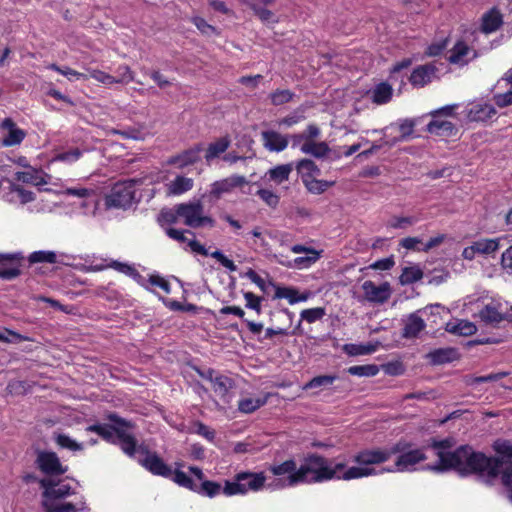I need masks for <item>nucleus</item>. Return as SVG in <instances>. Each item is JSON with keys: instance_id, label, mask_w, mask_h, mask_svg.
Returning a JSON list of instances; mask_svg holds the SVG:
<instances>
[{"instance_id": "obj_47", "label": "nucleus", "mask_w": 512, "mask_h": 512, "mask_svg": "<svg viewBox=\"0 0 512 512\" xmlns=\"http://www.w3.org/2000/svg\"><path fill=\"white\" fill-rule=\"evenodd\" d=\"M392 98V88L387 83L378 84L372 95V100L376 104H385Z\"/></svg>"}, {"instance_id": "obj_61", "label": "nucleus", "mask_w": 512, "mask_h": 512, "mask_svg": "<svg viewBox=\"0 0 512 512\" xmlns=\"http://www.w3.org/2000/svg\"><path fill=\"white\" fill-rule=\"evenodd\" d=\"M336 378L337 377L335 375H319L312 378L309 382H307L304 385L303 389L308 390L322 386H329L334 382Z\"/></svg>"}, {"instance_id": "obj_4", "label": "nucleus", "mask_w": 512, "mask_h": 512, "mask_svg": "<svg viewBox=\"0 0 512 512\" xmlns=\"http://www.w3.org/2000/svg\"><path fill=\"white\" fill-rule=\"evenodd\" d=\"M425 449V446L421 448H413V443L401 438L390 447L392 455L398 454L394 463V468H382L380 472L414 471L415 465L424 462L427 459Z\"/></svg>"}, {"instance_id": "obj_62", "label": "nucleus", "mask_w": 512, "mask_h": 512, "mask_svg": "<svg viewBox=\"0 0 512 512\" xmlns=\"http://www.w3.org/2000/svg\"><path fill=\"white\" fill-rule=\"evenodd\" d=\"M87 71L89 73V74H87L88 78H92L102 84H105V85L116 84V77L112 76L104 71H101L98 69H90V68H88Z\"/></svg>"}, {"instance_id": "obj_41", "label": "nucleus", "mask_w": 512, "mask_h": 512, "mask_svg": "<svg viewBox=\"0 0 512 512\" xmlns=\"http://www.w3.org/2000/svg\"><path fill=\"white\" fill-rule=\"evenodd\" d=\"M106 268H113L116 271L126 274L128 276L138 275V272L135 269V267H133L130 264L122 263V262H119L116 260H112L109 264H106V265L99 264V265L92 266L93 271H102Z\"/></svg>"}, {"instance_id": "obj_63", "label": "nucleus", "mask_w": 512, "mask_h": 512, "mask_svg": "<svg viewBox=\"0 0 512 512\" xmlns=\"http://www.w3.org/2000/svg\"><path fill=\"white\" fill-rule=\"evenodd\" d=\"M256 195L271 208H276L280 202V197L268 189H259Z\"/></svg>"}, {"instance_id": "obj_59", "label": "nucleus", "mask_w": 512, "mask_h": 512, "mask_svg": "<svg viewBox=\"0 0 512 512\" xmlns=\"http://www.w3.org/2000/svg\"><path fill=\"white\" fill-rule=\"evenodd\" d=\"M55 442L61 447L71 451L83 450V444L76 442L65 434H55Z\"/></svg>"}, {"instance_id": "obj_17", "label": "nucleus", "mask_w": 512, "mask_h": 512, "mask_svg": "<svg viewBox=\"0 0 512 512\" xmlns=\"http://www.w3.org/2000/svg\"><path fill=\"white\" fill-rule=\"evenodd\" d=\"M261 140L264 148L270 152H282L289 144V136L282 135L274 130L262 131Z\"/></svg>"}, {"instance_id": "obj_38", "label": "nucleus", "mask_w": 512, "mask_h": 512, "mask_svg": "<svg viewBox=\"0 0 512 512\" xmlns=\"http://www.w3.org/2000/svg\"><path fill=\"white\" fill-rule=\"evenodd\" d=\"M302 183L308 192L315 195L324 193L328 188L335 184L334 181L320 180L316 177H311L310 179L304 180Z\"/></svg>"}, {"instance_id": "obj_28", "label": "nucleus", "mask_w": 512, "mask_h": 512, "mask_svg": "<svg viewBox=\"0 0 512 512\" xmlns=\"http://www.w3.org/2000/svg\"><path fill=\"white\" fill-rule=\"evenodd\" d=\"M450 314L448 308L442 306L441 304H432L424 307L421 310H418L415 313L410 314L408 320H423V317H439L444 318Z\"/></svg>"}, {"instance_id": "obj_27", "label": "nucleus", "mask_w": 512, "mask_h": 512, "mask_svg": "<svg viewBox=\"0 0 512 512\" xmlns=\"http://www.w3.org/2000/svg\"><path fill=\"white\" fill-rule=\"evenodd\" d=\"M434 72V66L428 64L420 65L412 71L409 81L415 87H423L431 81V76Z\"/></svg>"}, {"instance_id": "obj_53", "label": "nucleus", "mask_w": 512, "mask_h": 512, "mask_svg": "<svg viewBox=\"0 0 512 512\" xmlns=\"http://www.w3.org/2000/svg\"><path fill=\"white\" fill-rule=\"evenodd\" d=\"M501 483L506 488V496L512 502V461L506 463L501 469Z\"/></svg>"}, {"instance_id": "obj_8", "label": "nucleus", "mask_w": 512, "mask_h": 512, "mask_svg": "<svg viewBox=\"0 0 512 512\" xmlns=\"http://www.w3.org/2000/svg\"><path fill=\"white\" fill-rule=\"evenodd\" d=\"M135 198V182L133 180H125L115 183L110 192L105 195V207L111 208H127Z\"/></svg>"}, {"instance_id": "obj_50", "label": "nucleus", "mask_w": 512, "mask_h": 512, "mask_svg": "<svg viewBox=\"0 0 512 512\" xmlns=\"http://www.w3.org/2000/svg\"><path fill=\"white\" fill-rule=\"evenodd\" d=\"M474 248L478 254L489 255L499 249L498 239H479L474 242Z\"/></svg>"}, {"instance_id": "obj_44", "label": "nucleus", "mask_w": 512, "mask_h": 512, "mask_svg": "<svg viewBox=\"0 0 512 512\" xmlns=\"http://www.w3.org/2000/svg\"><path fill=\"white\" fill-rule=\"evenodd\" d=\"M221 491L223 492V488L220 483L204 479L200 485L197 484V490L194 492L213 498L217 496Z\"/></svg>"}, {"instance_id": "obj_46", "label": "nucleus", "mask_w": 512, "mask_h": 512, "mask_svg": "<svg viewBox=\"0 0 512 512\" xmlns=\"http://www.w3.org/2000/svg\"><path fill=\"white\" fill-rule=\"evenodd\" d=\"M42 508L45 512H77L78 509L73 503L59 501H41Z\"/></svg>"}, {"instance_id": "obj_56", "label": "nucleus", "mask_w": 512, "mask_h": 512, "mask_svg": "<svg viewBox=\"0 0 512 512\" xmlns=\"http://www.w3.org/2000/svg\"><path fill=\"white\" fill-rule=\"evenodd\" d=\"M269 470L275 476H280V475H284V474H288V476H289L292 473H295L298 470V468H297L296 462L293 459H289L279 465L271 466L269 468Z\"/></svg>"}, {"instance_id": "obj_5", "label": "nucleus", "mask_w": 512, "mask_h": 512, "mask_svg": "<svg viewBox=\"0 0 512 512\" xmlns=\"http://www.w3.org/2000/svg\"><path fill=\"white\" fill-rule=\"evenodd\" d=\"M265 481L266 476L263 472L242 471L235 474L232 481H225L223 493L226 496H233L244 495L248 491H259L264 487Z\"/></svg>"}, {"instance_id": "obj_60", "label": "nucleus", "mask_w": 512, "mask_h": 512, "mask_svg": "<svg viewBox=\"0 0 512 512\" xmlns=\"http://www.w3.org/2000/svg\"><path fill=\"white\" fill-rule=\"evenodd\" d=\"M251 9L254 11L255 15L263 22V23H277L278 19L275 14L266 8L260 7L255 3H249Z\"/></svg>"}, {"instance_id": "obj_6", "label": "nucleus", "mask_w": 512, "mask_h": 512, "mask_svg": "<svg viewBox=\"0 0 512 512\" xmlns=\"http://www.w3.org/2000/svg\"><path fill=\"white\" fill-rule=\"evenodd\" d=\"M178 214L184 219V224L193 229L200 227H215V220L204 215V206L200 200L178 204Z\"/></svg>"}, {"instance_id": "obj_52", "label": "nucleus", "mask_w": 512, "mask_h": 512, "mask_svg": "<svg viewBox=\"0 0 512 512\" xmlns=\"http://www.w3.org/2000/svg\"><path fill=\"white\" fill-rule=\"evenodd\" d=\"M379 366L375 364L356 365L348 368L347 372L353 376L373 377L379 372Z\"/></svg>"}, {"instance_id": "obj_48", "label": "nucleus", "mask_w": 512, "mask_h": 512, "mask_svg": "<svg viewBox=\"0 0 512 512\" xmlns=\"http://www.w3.org/2000/svg\"><path fill=\"white\" fill-rule=\"evenodd\" d=\"M295 97V93L290 89H276L269 94L271 104L281 106L291 102Z\"/></svg>"}, {"instance_id": "obj_33", "label": "nucleus", "mask_w": 512, "mask_h": 512, "mask_svg": "<svg viewBox=\"0 0 512 512\" xmlns=\"http://www.w3.org/2000/svg\"><path fill=\"white\" fill-rule=\"evenodd\" d=\"M300 150L304 154L312 155L315 158H324L330 152V147L325 141L303 143Z\"/></svg>"}, {"instance_id": "obj_7", "label": "nucleus", "mask_w": 512, "mask_h": 512, "mask_svg": "<svg viewBox=\"0 0 512 512\" xmlns=\"http://www.w3.org/2000/svg\"><path fill=\"white\" fill-rule=\"evenodd\" d=\"M474 317L480 320H510L507 316V306L499 298L483 296L473 304Z\"/></svg>"}, {"instance_id": "obj_12", "label": "nucleus", "mask_w": 512, "mask_h": 512, "mask_svg": "<svg viewBox=\"0 0 512 512\" xmlns=\"http://www.w3.org/2000/svg\"><path fill=\"white\" fill-rule=\"evenodd\" d=\"M392 456L390 448L362 449L357 452L352 461L358 465L369 467L387 462Z\"/></svg>"}, {"instance_id": "obj_3", "label": "nucleus", "mask_w": 512, "mask_h": 512, "mask_svg": "<svg viewBox=\"0 0 512 512\" xmlns=\"http://www.w3.org/2000/svg\"><path fill=\"white\" fill-rule=\"evenodd\" d=\"M497 456H487L486 460L472 475H476L488 486H492L500 474V469L509 462H512V443L509 440L497 439L492 445Z\"/></svg>"}, {"instance_id": "obj_14", "label": "nucleus", "mask_w": 512, "mask_h": 512, "mask_svg": "<svg viewBox=\"0 0 512 512\" xmlns=\"http://www.w3.org/2000/svg\"><path fill=\"white\" fill-rule=\"evenodd\" d=\"M246 184H248V181L244 176L234 174L213 182L210 185L209 196L214 199H220L224 194H229L234 189L242 188Z\"/></svg>"}, {"instance_id": "obj_9", "label": "nucleus", "mask_w": 512, "mask_h": 512, "mask_svg": "<svg viewBox=\"0 0 512 512\" xmlns=\"http://www.w3.org/2000/svg\"><path fill=\"white\" fill-rule=\"evenodd\" d=\"M138 451L140 454L144 455L143 458L138 459V462L149 472L165 478L172 476L171 467L167 465L156 452H151L148 446L140 445Z\"/></svg>"}, {"instance_id": "obj_23", "label": "nucleus", "mask_w": 512, "mask_h": 512, "mask_svg": "<svg viewBox=\"0 0 512 512\" xmlns=\"http://www.w3.org/2000/svg\"><path fill=\"white\" fill-rule=\"evenodd\" d=\"M425 358L431 365L437 366L459 360L460 354L456 348H438L427 353Z\"/></svg>"}, {"instance_id": "obj_64", "label": "nucleus", "mask_w": 512, "mask_h": 512, "mask_svg": "<svg viewBox=\"0 0 512 512\" xmlns=\"http://www.w3.org/2000/svg\"><path fill=\"white\" fill-rule=\"evenodd\" d=\"M424 328V322H407L402 330L401 338H415Z\"/></svg>"}, {"instance_id": "obj_30", "label": "nucleus", "mask_w": 512, "mask_h": 512, "mask_svg": "<svg viewBox=\"0 0 512 512\" xmlns=\"http://www.w3.org/2000/svg\"><path fill=\"white\" fill-rule=\"evenodd\" d=\"M295 168L297 170V173L300 175L301 181L310 179L311 177H315L316 175H320L321 170L317 166V164L308 158H303L299 160Z\"/></svg>"}, {"instance_id": "obj_39", "label": "nucleus", "mask_w": 512, "mask_h": 512, "mask_svg": "<svg viewBox=\"0 0 512 512\" xmlns=\"http://www.w3.org/2000/svg\"><path fill=\"white\" fill-rule=\"evenodd\" d=\"M423 271L418 266H408L402 269V273L399 277L401 285H411L423 278Z\"/></svg>"}, {"instance_id": "obj_43", "label": "nucleus", "mask_w": 512, "mask_h": 512, "mask_svg": "<svg viewBox=\"0 0 512 512\" xmlns=\"http://www.w3.org/2000/svg\"><path fill=\"white\" fill-rule=\"evenodd\" d=\"M212 383L214 391L222 397H227L228 392L235 387L234 380L223 375L214 377Z\"/></svg>"}, {"instance_id": "obj_20", "label": "nucleus", "mask_w": 512, "mask_h": 512, "mask_svg": "<svg viewBox=\"0 0 512 512\" xmlns=\"http://www.w3.org/2000/svg\"><path fill=\"white\" fill-rule=\"evenodd\" d=\"M203 151V145L201 143L194 145L193 147L182 151L181 153L174 155L169 158L168 164L176 165L179 168H184L189 165H193L200 161V154Z\"/></svg>"}, {"instance_id": "obj_13", "label": "nucleus", "mask_w": 512, "mask_h": 512, "mask_svg": "<svg viewBox=\"0 0 512 512\" xmlns=\"http://www.w3.org/2000/svg\"><path fill=\"white\" fill-rule=\"evenodd\" d=\"M105 419L110 423H103L99 436L112 444H117V429L121 427H135L132 421H129L115 412H109L105 415Z\"/></svg>"}, {"instance_id": "obj_35", "label": "nucleus", "mask_w": 512, "mask_h": 512, "mask_svg": "<svg viewBox=\"0 0 512 512\" xmlns=\"http://www.w3.org/2000/svg\"><path fill=\"white\" fill-rule=\"evenodd\" d=\"M380 342L367 344H345L342 350L349 356L368 355L376 351Z\"/></svg>"}, {"instance_id": "obj_25", "label": "nucleus", "mask_w": 512, "mask_h": 512, "mask_svg": "<svg viewBox=\"0 0 512 512\" xmlns=\"http://www.w3.org/2000/svg\"><path fill=\"white\" fill-rule=\"evenodd\" d=\"M471 52V48L468 46V44L463 40H458L452 49L450 50V55L448 56V61L451 64H457V65H467L470 61V59H466L465 57L469 55ZM477 57V52L473 51V56L471 58L474 59Z\"/></svg>"}, {"instance_id": "obj_40", "label": "nucleus", "mask_w": 512, "mask_h": 512, "mask_svg": "<svg viewBox=\"0 0 512 512\" xmlns=\"http://www.w3.org/2000/svg\"><path fill=\"white\" fill-rule=\"evenodd\" d=\"M106 268H113L116 271L126 274L128 276L138 275V272L135 269V267H133L130 264L122 263V262H119L116 260H112L109 264H106V265L99 264V265L92 266L93 271H102Z\"/></svg>"}, {"instance_id": "obj_26", "label": "nucleus", "mask_w": 512, "mask_h": 512, "mask_svg": "<svg viewBox=\"0 0 512 512\" xmlns=\"http://www.w3.org/2000/svg\"><path fill=\"white\" fill-rule=\"evenodd\" d=\"M230 145L231 140L228 135L220 137L216 141L209 143L204 154L207 164H210L214 159L225 153Z\"/></svg>"}, {"instance_id": "obj_55", "label": "nucleus", "mask_w": 512, "mask_h": 512, "mask_svg": "<svg viewBox=\"0 0 512 512\" xmlns=\"http://www.w3.org/2000/svg\"><path fill=\"white\" fill-rule=\"evenodd\" d=\"M510 373L507 371H502L498 373H491L486 376H467L466 378V384L467 385H476L486 382H493L498 381L506 376H508Z\"/></svg>"}, {"instance_id": "obj_24", "label": "nucleus", "mask_w": 512, "mask_h": 512, "mask_svg": "<svg viewBox=\"0 0 512 512\" xmlns=\"http://www.w3.org/2000/svg\"><path fill=\"white\" fill-rule=\"evenodd\" d=\"M503 25V15L493 7L482 15L480 31L484 34L496 32Z\"/></svg>"}, {"instance_id": "obj_49", "label": "nucleus", "mask_w": 512, "mask_h": 512, "mask_svg": "<svg viewBox=\"0 0 512 512\" xmlns=\"http://www.w3.org/2000/svg\"><path fill=\"white\" fill-rule=\"evenodd\" d=\"M28 261L30 264H36V263L55 264V263H57V255L53 251H45V250L34 251L28 256Z\"/></svg>"}, {"instance_id": "obj_31", "label": "nucleus", "mask_w": 512, "mask_h": 512, "mask_svg": "<svg viewBox=\"0 0 512 512\" xmlns=\"http://www.w3.org/2000/svg\"><path fill=\"white\" fill-rule=\"evenodd\" d=\"M293 171V163H286L277 165L269 169L266 173L269 180L276 183L277 185L282 184L289 180L290 174Z\"/></svg>"}, {"instance_id": "obj_32", "label": "nucleus", "mask_w": 512, "mask_h": 512, "mask_svg": "<svg viewBox=\"0 0 512 512\" xmlns=\"http://www.w3.org/2000/svg\"><path fill=\"white\" fill-rule=\"evenodd\" d=\"M28 171H18L15 173V179L17 181L32 184L35 186L46 185L48 182L41 172L37 169L29 167Z\"/></svg>"}, {"instance_id": "obj_42", "label": "nucleus", "mask_w": 512, "mask_h": 512, "mask_svg": "<svg viewBox=\"0 0 512 512\" xmlns=\"http://www.w3.org/2000/svg\"><path fill=\"white\" fill-rule=\"evenodd\" d=\"M269 394L264 396L263 398H245L239 401L238 409L242 413H252L259 409L260 407L264 406L268 401Z\"/></svg>"}, {"instance_id": "obj_2", "label": "nucleus", "mask_w": 512, "mask_h": 512, "mask_svg": "<svg viewBox=\"0 0 512 512\" xmlns=\"http://www.w3.org/2000/svg\"><path fill=\"white\" fill-rule=\"evenodd\" d=\"M332 461L317 453L308 454L295 473L287 476L282 486H295L299 483H320L334 479Z\"/></svg>"}, {"instance_id": "obj_18", "label": "nucleus", "mask_w": 512, "mask_h": 512, "mask_svg": "<svg viewBox=\"0 0 512 512\" xmlns=\"http://www.w3.org/2000/svg\"><path fill=\"white\" fill-rule=\"evenodd\" d=\"M496 114V109L489 103H473L466 111V117L470 122L486 123Z\"/></svg>"}, {"instance_id": "obj_57", "label": "nucleus", "mask_w": 512, "mask_h": 512, "mask_svg": "<svg viewBox=\"0 0 512 512\" xmlns=\"http://www.w3.org/2000/svg\"><path fill=\"white\" fill-rule=\"evenodd\" d=\"M48 69L56 71L64 76H66L69 80H72L73 78L82 79V80L88 79L87 74L78 72L68 66L61 67L55 63H52L48 66Z\"/></svg>"}, {"instance_id": "obj_10", "label": "nucleus", "mask_w": 512, "mask_h": 512, "mask_svg": "<svg viewBox=\"0 0 512 512\" xmlns=\"http://www.w3.org/2000/svg\"><path fill=\"white\" fill-rule=\"evenodd\" d=\"M35 463L42 473L50 477L63 475L68 470V467L61 464L58 455L53 451H38Z\"/></svg>"}, {"instance_id": "obj_1", "label": "nucleus", "mask_w": 512, "mask_h": 512, "mask_svg": "<svg viewBox=\"0 0 512 512\" xmlns=\"http://www.w3.org/2000/svg\"><path fill=\"white\" fill-rule=\"evenodd\" d=\"M456 445L454 437L445 439L430 438L427 440L426 448L435 450L438 461L433 464H427L424 469L435 472L445 473L455 471L461 477H467L476 471L484 463V453L475 451L470 445H461L454 451H449Z\"/></svg>"}, {"instance_id": "obj_22", "label": "nucleus", "mask_w": 512, "mask_h": 512, "mask_svg": "<svg viewBox=\"0 0 512 512\" xmlns=\"http://www.w3.org/2000/svg\"><path fill=\"white\" fill-rule=\"evenodd\" d=\"M426 131L439 137L452 138L458 134V128L454 123L448 120H442L438 117L433 118L427 126Z\"/></svg>"}, {"instance_id": "obj_54", "label": "nucleus", "mask_w": 512, "mask_h": 512, "mask_svg": "<svg viewBox=\"0 0 512 512\" xmlns=\"http://www.w3.org/2000/svg\"><path fill=\"white\" fill-rule=\"evenodd\" d=\"M171 477L173 481L179 486L189 489L193 492L197 490V483L185 472L181 470H175L174 472L172 471Z\"/></svg>"}, {"instance_id": "obj_58", "label": "nucleus", "mask_w": 512, "mask_h": 512, "mask_svg": "<svg viewBox=\"0 0 512 512\" xmlns=\"http://www.w3.org/2000/svg\"><path fill=\"white\" fill-rule=\"evenodd\" d=\"M82 155L83 151L76 147L67 151L57 153L54 157V160L71 164L78 161L82 157Z\"/></svg>"}, {"instance_id": "obj_15", "label": "nucleus", "mask_w": 512, "mask_h": 512, "mask_svg": "<svg viewBox=\"0 0 512 512\" xmlns=\"http://www.w3.org/2000/svg\"><path fill=\"white\" fill-rule=\"evenodd\" d=\"M362 291L368 302L376 304L385 303L389 300L392 294V289L388 282L376 285L371 280H367L362 284Z\"/></svg>"}, {"instance_id": "obj_19", "label": "nucleus", "mask_w": 512, "mask_h": 512, "mask_svg": "<svg viewBox=\"0 0 512 512\" xmlns=\"http://www.w3.org/2000/svg\"><path fill=\"white\" fill-rule=\"evenodd\" d=\"M1 128L8 131V134L1 141L3 147L18 146L26 137V132L17 127L11 118H5L1 123Z\"/></svg>"}, {"instance_id": "obj_29", "label": "nucleus", "mask_w": 512, "mask_h": 512, "mask_svg": "<svg viewBox=\"0 0 512 512\" xmlns=\"http://www.w3.org/2000/svg\"><path fill=\"white\" fill-rule=\"evenodd\" d=\"M275 297L278 299H287L293 305L298 302L306 301L309 293H300L296 288L291 286H277L275 289Z\"/></svg>"}, {"instance_id": "obj_37", "label": "nucleus", "mask_w": 512, "mask_h": 512, "mask_svg": "<svg viewBox=\"0 0 512 512\" xmlns=\"http://www.w3.org/2000/svg\"><path fill=\"white\" fill-rule=\"evenodd\" d=\"M193 185L194 181L192 178L178 175L173 181H171V183L168 186V190L170 194L181 195L191 190L193 188Z\"/></svg>"}, {"instance_id": "obj_21", "label": "nucleus", "mask_w": 512, "mask_h": 512, "mask_svg": "<svg viewBox=\"0 0 512 512\" xmlns=\"http://www.w3.org/2000/svg\"><path fill=\"white\" fill-rule=\"evenodd\" d=\"M135 427H121L117 429V445L120 446L121 450L129 457H135L136 453H139L138 441L135 436L130 432Z\"/></svg>"}, {"instance_id": "obj_11", "label": "nucleus", "mask_w": 512, "mask_h": 512, "mask_svg": "<svg viewBox=\"0 0 512 512\" xmlns=\"http://www.w3.org/2000/svg\"><path fill=\"white\" fill-rule=\"evenodd\" d=\"M42 491V501H59L74 493L69 484H60L52 478H43L39 481Z\"/></svg>"}, {"instance_id": "obj_51", "label": "nucleus", "mask_w": 512, "mask_h": 512, "mask_svg": "<svg viewBox=\"0 0 512 512\" xmlns=\"http://www.w3.org/2000/svg\"><path fill=\"white\" fill-rule=\"evenodd\" d=\"M181 214H178V204L173 209L163 208L158 216L159 224L164 227L165 225H173L178 222Z\"/></svg>"}, {"instance_id": "obj_34", "label": "nucleus", "mask_w": 512, "mask_h": 512, "mask_svg": "<svg viewBox=\"0 0 512 512\" xmlns=\"http://www.w3.org/2000/svg\"><path fill=\"white\" fill-rule=\"evenodd\" d=\"M378 471L373 467H364V466H352L347 468L343 474L339 477V479L349 481L353 479H359L363 477L377 475Z\"/></svg>"}, {"instance_id": "obj_16", "label": "nucleus", "mask_w": 512, "mask_h": 512, "mask_svg": "<svg viewBox=\"0 0 512 512\" xmlns=\"http://www.w3.org/2000/svg\"><path fill=\"white\" fill-rule=\"evenodd\" d=\"M24 259L22 253L0 254V278L12 280L21 274V261Z\"/></svg>"}, {"instance_id": "obj_36", "label": "nucleus", "mask_w": 512, "mask_h": 512, "mask_svg": "<svg viewBox=\"0 0 512 512\" xmlns=\"http://www.w3.org/2000/svg\"><path fill=\"white\" fill-rule=\"evenodd\" d=\"M445 330L449 333L470 336L477 330L474 322H446Z\"/></svg>"}, {"instance_id": "obj_45", "label": "nucleus", "mask_w": 512, "mask_h": 512, "mask_svg": "<svg viewBox=\"0 0 512 512\" xmlns=\"http://www.w3.org/2000/svg\"><path fill=\"white\" fill-rule=\"evenodd\" d=\"M319 259V252L317 255L308 254V256L296 257L292 261L283 262L282 260H278V263L287 268H308L313 263H315Z\"/></svg>"}]
</instances>
